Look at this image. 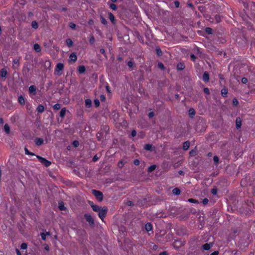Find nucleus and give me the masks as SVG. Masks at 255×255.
<instances>
[{"instance_id":"nucleus-3","label":"nucleus","mask_w":255,"mask_h":255,"mask_svg":"<svg viewBox=\"0 0 255 255\" xmlns=\"http://www.w3.org/2000/svg\"><path fill=\"white\" fill-rule=\"evenodd\" d=\"M36 157L39 160L40 162L42 164L44 165L45 166L48 167V166H49L51 165V162L47 160L45 158H44L43 157H41L40 156H39V155H37Z\"/></svg>"},{"instance_id":"nucleus-40","label":"nucleus","mask_w":255,"mask_h":255,"mask_svg":"<svg viewBox=\"0 0 255 255\" xmlns=\"http://www.w3.org/2000/svg\"><path fill=\"white\" fill-rule=\"evenodd\" d=\"M101 22L104 25H106L107 23V20L102 16H101Z\"/></svg>"},{"instance_id":"nucleus-7","label":"nucleus","mask_w":255,"mask_h":255,"mask_svg":"<svg viewBox=\"0 0 255 255\" xmlns=\"http://www.w3.org/2000/svg\"><path fill=\"white\" fill-rule=\"evenodd\" d=\"M30 71V68L27 65H25L23 67L22 72L24 76H27Z\"/></svg>"},{"instance_id":"nucleus-49","label":"nucleus","mask_w":255,"mask_h":255,"mask_svg":"<svg viewBox=\"0 0 255 255\" xmlns=\"http://www.w3.org/2000/svg\"><path fill=\"white\" fill-rule=\"evenodd\" d=\"M189 154H190V156H195L196 155V151L195 150H192L190 151Z\"/></svg>"},{"instance_id":"nucleus-14","label":"nucleus","mask_w":255,"mask_h":255,"mask_svg":"<svg viewBox=\"0 0 255 255\" xmlns=\"http://www.w3.org/2000/svg\"><path fill=\"white\" fill-rule=\"evenodd\" d=\"M43 139L41 138H36L35 139V144L37 145H41L43 143Z\"/></svg>"},{"instance_id":"nucleus-34","label":"nucleus","mask_w":255,"mask_h":255,"mask_svg":"<svg viewBox=\"0 0 255 255\" xmlns=\"http://www.w3.org/2000/svg\"><path fill=\"white\" fill-rule=\"evenodd\" d=\"M95 41V38L93 35H91L89 38V42L91 44H93L94 43Z\"/></svg>"},{"instance_id":"nucleus-32","label":"nucleus","mask_w":255,"mask_h":255,"mask_svg":"<svg viewBox=\"0 0 255 255\" xmlns=\"http://www.w3.org/2000/svg\"><path fill=\"white\" fill-rule=\"evenodd\" d=\"M31 26L34 29H37L38 27L37 22L36 21H33L31 23Z\"/></svg>"},{"instance_id":"nucleus-45","label":"nucleus","mask_w":255,"mask_h":255,"mask_svg":"<svg viewBox=\"0 0 255 255\" xmlns=\"http://www.w3.org/2000/svg\"><path fill=\"white\" fill-rule=\"evenodd\" d=\"M110 7L113 10H116L117 9V6L116 4L114 3H111L110 5Z\"/></svg>"},{"instance_id":"nucleus-56","label":"nucleus","mask_w":255,"mask_h":255,"mask_svg":"<svg viewBox=\"0 0 255 255\" xmlns=\"http://www.w3.org/2000/svg\"><path fill=\"white\" fill-rule=\"evenodd\" d=\"M242 82L243 84H246L248 82V79L247 78L244 77L242 79Z\"/></svg>"},{"instance_id":"nucleus-6","label":"nucleus","mask_w":255,"mask_h":255,"mask_svg":"<svg viewBox=\"0 0 255 255\" xmlns=\"http://www.w3.org/2000/svg\"><path fill=\"white\" fill-rule=\"evenodd\" d=\"M84 217L90 225H93L94 224V220L90 214H85Z\"/></svg>"},{"instance_id":"nucleus-5","label":"nucleus","mask_w":255,"mask_h":255,"mask_svg":"<svg viewBox=\"0 0 255 255\" xmlns=\"http://www.w3.org/2000/svg\"><path fill=\"white\" fill-rule=\"evenodd\" d=\"M184 245V243L180 240H175L172 244L173 247L176 249H178Z\"/></svg>"},{"instance_id":"nucleus-64","label":"nucleus","mask_w":255,"mask_h":255,"mask_svg":"<svg viewBox=\"0 0 255 255\" xmlns=\"http://www.w3.org/2000/svg\"><path fill=\"white\" fill-rule=\"evenodd\" d=\"M127 204L128 205V206H133V203H132V201H128L127 202Z\"/></svg>"},{"instance_id":"nucleus-52","label":"nucleus","mask_w":255,"mask_h":255,"mask_svg":"<svg viewBox=\"0 0 255 255\" xmlns=\"http://www.w3.org/2000/svg\"><path fill=\"white\" fill-rule=\"evenodd\" d=\"M158 66L159 68L161 69H164V66L163 64L162 63H158Z\"/></svg>"},{"instance_id":"nucleus-13","label":"nucleus","mask_w":255,"mask_h":255,"mask_svg":"<svg viewBox=\"0 0 255 255\" xmlns=\"http://www.w3.org/2000/svg\"><path fill=\"white\" fill-rule=\"evenodd\" d=\"M77 55L75 53H72L69 57V59L71 61L73 62H75L77 60Z\"/></svg>"},{"instance_id":"nucleus-57","label":"nucleus","mask_w":255,"mask_h":255,"mask_svg":"<svg viewBox=\"0 0 255 255\" xmlns=\"http://www.w3.org/2000/svg\"><path fill=\"white\" fill-rule=\"evenodd\" d=\"M208 199L207 198H205L203 200L202 203L204 205H206L208 203Z\"/></svg>"},{"instance_id":"nucleus-44","label":"nucleus","mask_w":255,"mask_h":255,"mask_svg":"<svg viewBox=\"0 0 255 255\" xmlns=\"http://www.w3.org/2000/svg\"><path fill=\"white\" fill-rule=\"evenodd\" d=\"M27 245L26 243H22L20 246V248L22 250H25L27 248Z\"/></svg>"},{"instance_id":"nucleus-39","label":"nucleus","mask_w":255,"mask_h":255,"mask_svg":"<svg viewBox=\"0 0 255 255\" xmlns=\"http://www.w3.org/2000/svg\"><path fill=\"white\" fill-rule=\"evenodd\" d=\"M59 208L61 211H63V210H65V207H64L63 203L62 202L59 203Z\"/></svg>"},{"instance_id":"nucleus-20","label":"nucleus","mask_w":255,"mask_h":255,"mask_svg":"<svg viewBox=\"0 0 255 255\" xmlns=\"http://www.w3.org/2000/svg\"><path fill=\"white\" fill-rule=\"evenodd\" d=\"M66 112V108H62L60 112V116L62 118H63L65 116Z\"/></svg>"},{"instance_id":"nucleus-22","label":"nucleus","mask_w":255,"mask_h":255,"mask_svg":"<svg viewBox=\"0 0 255 255\" xmlns=\"http://www.w3.org/2000/svg\"><path fill=\"white\" fill-rule=\"evenodd\" d=\"M152 145L150 144H146L144 146V148L148 151L152 150Z\"/></svg>"},{"instance_id":"nucleus-36","label":"nucleus","mask_w":255,"mask_h":255,"mask_svg":"<svg viewBox=\"0 0 255 255\" xmlns=\"http://www.w3.org/2000/svg\"><path fill=\"white\" fill-rule=\"evenodd\" d=\"M213 160L215 162V164L217 165L218 164L219 162V158L217 156H214L213 157Z\"/></svg>"},{"instance_id":"nucleus-8","label":"nucleus","mask_w":255,"mask_h":255,"mask_svg":"<svg viewBox=\"0 0 255 255\" xmlns=\"http://www.w3.org/2000/svg\"><path fill=\"white\" fill-rule=\"evenodd\" d=\"M213 246V243H206L202 246L203 249L205 251L209 250Z\"/></svg>"},{"instance_id":"nucleus-48","label":"nucleus","mask_w":255,"mask_h":255,"mask_svg":"<svg viewBox=\"0 0 255 255\" xmlns=\"http://www.w3.org/2000/svg\"><path fill=\"white\" fill-rule=\"evenodd\" d=\"M25 153L27 155H34V154L32 153L31 152H29L28 150V149L26 147H25L24 148Z\"/></svg>"},{"instance_id":"nucleus-10","label":"nucleus","mask_w":255,"mask_h":255,"mask_svg":"<svg viewBox=\"0 0 255 255\" xmlns=\"http://www.w3.org/2000/svg\"><path fill=\"white\" fill-rule=\"evenodd\" d=\"M19 66V61L18 59H14L13 60L12 68L16 69Z\"/></svg>"},{"instance_id":"nucleus-41","label":"nucleus","mask_w":255,"mask_h":255,"mask_svg":"<svg viewBox=\"0 0 255 255\" xmlns=\"http://www.w3.org/2000/svg\"><path fill=\"white\" fill-rule=\"evenodd\" d=\"M61 108V106L59 104H56L53 106V108L54 110H58L60 109Z\"/></svg>"},{"instance_id":"nucleus-58","label":"nucleus","mask_w":255,"mask_h":255,"mask_svg":"<svg viewBox=\"0 0 255 255\" xmlns=\"http://www.w3.org/2000/svg\"><path fill=\"white\" fill-rule=\"evenodd\" d=\"M100 52L101 53L104 54L105 56H106L105 50V49L104 48H101L100 49Z\"/></svg>"},{"instance_id":"nucleus-15","label":"nucleus","mask_w":255,"mask_h":255,"mask_svg":"<svg viewBox=\"0 0 255 255\" xmlns=\"http://www.w3.org/2000/svg\"><path fill=\"white\" fill-rule=\"evenodd\" d=\"M145 229L146 231L149 232L152 230V226L151 223H147L145 225Z\"/></svg>"},{"instance_id":"nucleus-51","label":"nucleus","mask_w":255,"mask_h":255,"mask_svg":"<svg viewBox=\"0 0 255 255\" xmlns=\"http://www.w3.org/2000/svg\"><path fill=\"white\" fill-rule=\"evenodd\" d=\"M94 104H95V105H96V107H99V105H100V102H99V100L95 99L94 100Z\"/></svg>"},{"instance_id":"nucleus-35","label":"nucleus","mask_w":255,"mask_h":255,"mask_svg":"<svg viewBox=\"0 0 255 255\" xmlns=\"http://www.w3.org/2000/svg\"><path fill=\"white\" fill-rule=\"evenodd\" d=\"M189 113L190 116L192 117L194 116L195 115V112L194 109L190 108L189 110Z\"/></svg>"},{"instance_id":"nucleus-63","label":"nucleus","mask_w":255,"mask_h":255,"mask_svg":"<svg viewBox=\"0 0 255 255\" xmlns=\"http://www.w3.org/2000/svg\"><path fill=\"white\" fill-rule=\"evenodd\" d=\"M204 92L207 94H210L209 89L208 88H205L204 89Z\"/></svg>"},{"instance_id":"nucleus-31","label":"nucleus","mask_w":255,"mask_h":255,"mask_svg":"<svg viewBox=\"0 0 255 255\" xmlns=\"http://www.w3.org/2000/svg\"><path fill=\"white\" fill-rule=\"evenodd\" d=\"M18 102L20 104H24V98L21 95L18 97Z\"/></svg>"},{"instance_id":"nucleus-2","label":"nucleus","mask_w":255,"mask_h":255,"mask_svg":"<svg viewBox=\"0 0 255 255\" xmlns=\"http://www.w3.org/2000/svg\"><path fill=\"white\" fill-rule=\"evenodd\" d=\"M92 193L96 197L98 201H102L103 200V194L102 192L96 190H92Z\"/></svg>"},{"instance_id":"nucleus-11","label":"nucleus","mask_w":255,"mask_h":255,"mask_svg":"<svg viewBox=\"0 0 255 255\" xmlns=\"http://www.w3.org/2000/svg\"><path fill=\"white\" fill-rule=\"evenodd\" d=\"M203 80L204 81H205L206 82L209 81V74L208 72H207V71L204 72L203 75Z\"/></svg>"},{"instance_id":"nucleus-12","label":"nucleus","mask_w":255,"mask_h":255,"mask_svg":"<svg viewBox=\"0 0 255 255\" xmlns=\"http://www.w3.org/2000/svg\"><path fill=\"white\" fill-rule=\"evenodd\" d=\"M242 126V120L240 118H238L236 120V126L237 129L240 128Z\"/></svg>"},{"instance_id":"nucleus-37","label":"nucleus","mask_w":255,"mask_h":255,"mask_svg":"<svg viewBox=\"0 0 255 255\" xmlns=\"http://www.w3.org/2000/svg\"><path fill=\"white\" fill-rule=\"evenodd\" d=\"M205 31L207 33H208L209 34H211L213 32V30L211 28L206 27L205 29Z\"/></svg>"},{"instance_id":"nucleus-21","label":"nucleus","mask_w":255,"mask_h":255,"mask_svg":"<svg viewBox=\"0 0 255 255\" xmlns=\"http://www.w3.org/2000/svg\"><path fill=\"white\" fill-rule=\"evenodd\" d=\"M180 190L179 188H174L173 190H172V193L174 195H178L180 194Z\"/></svg>"},{"instance_id":"nucleus-19","label":"nucleus","mask_w":255,"mask_h":255,"mask_svg":"<svg viewBox=\"0 0 255 255\" xmlns=\"http://www.w3.org/2000/svg\"><path fill=\"white\" fill-rule=\"evenodd\" d=\"M37 111L38 113H42L44 111V107L42 105H39L37 108Z\"/></svg>"},{"instance_id":"nucleus-46","label":"nucleus","mask_w":255,"mask_h":255,"mask_svg":"<svg viewBox=\"0 0 255 255\" xmlns=\"http://www.w3.org/2000/svg\"><path fill=\"white\" fill-rule=\"evenodd\" d=\"M109 18L112 22L115 20L114 15L112 13H109Z\"/></svg>"},{"instance_id":"nucleus-30","label":"nucleus","mask_w":255,"mask_h":255,"mask_svg":"<svg viewBox=\"0 0 255 255\" xmlns=\"http://www.w3.org/2000/svg\"><path fill=\"white\" fill-rule=\"evenodd\" d=\"M127 65L130 68H132L133 65H134V62L132 60H130L128 62H127Z\"/></svg>"},{"instance_id":"nucleus-16","label":"nucleus","mask_w":255,"mask_h":255,"mask_svg":"<svg viewBox=\"0 0 255 255\" xmlns=\"http://www.w3.org/2000/svg\"><path fill=\"white\" fill-rule=\"evenodd\" d=\"M36 89L35 86L31 85L29 88V92L30 93H32L35 95L36 94Z\"/></svg>"},{"instance_id":"nucleus-47","label":"nucleus","mask_w":255,"mask_h":255,"mask_svg":"<svg viewBox=\"0 0 255 255\" xmlns=\"http://www.w3.org/2000/svg\"><path fill=\"white\" fill-rule=\"evenodd\" d=\"M233 104L235 106H237L239 104V102H238V100L236 98H234L233 100Z\"/></svg>"},{"instance_id":"nucleus-29","label":"nucleus","mask_w":255,"mask_h":255,"mask_svg":"<svg viewBox=\"0 0 255 255\" xmlns=\"http://www.w3.org/2000/svg\"><path fill=\"white\" fill-rule=\"evenodd\" d=\"M66 44L67 46L69 47H71L73 45V41L71 39H67L66 41Z\"/></svg>"},{"instance_id":"nucleus-28","label":"nucleus","mask_w":255,"mask_h":255,"mask_svg":"<svg viewBox=\"0 0 255 255\" xmlns=\"http://www.w3.org/2000/svg\"><path fill=\"white\" fill-rule=\"evenodd\" d=\"M49 235H50L49 232H46V233H42L41 234V236L42 239L44 241H45L46 240V236H49Z\"/></svg>"},{"instance_id":"nucleus-9","label":"nucleus","mask_w":255,"mask_h":255,"mask_svg":"<svg viewBox=\"0 0 255 255\" xmlns=\"http://www.w3.org/2000/svg\"><path fill=\"white\" fill-rule=\"evenodd\" d=\"M7 75V72L5 69L2 68L0 70V78H5Z\"/></svg>"},{"instance_id":"nucleus-38","label":"nucleus","mask_w":255,"mask_h":255,"mask_svg":"<svg viewBox=\"0 0 255 255\" xmlns=\"http://www.w3.org/2000/svg\"><path fill=\"white\" fill-rule=\"evenodd\" d=\"M188 202H190V203H198L199 202L198 200H196V199H193V198H189L188 200Z\"/></svg>"},{"instance_id":"nucleus-23","label":"nucleus","mask_w":255,"mask_h":255,"mask_svg":"<svg viewBox=\"0 0 255 255\" xmlns=\"http://www.w3.org/2000/svg\"><path fill=\"white\" fill-rule=\"evenodd\" d=\"M92 208L94 211L98 212V211H100V209L101 208V207L95 205L94 206H92Z\"/></svg>"},{"instance_id":"nucleus-33","label":"nucleus","mask_w":255,"mask_h":255,"mask_svg":"<svg viewBox=\"0 0 255 255\" xmlns=\"http://www.w3.org/2000/svg\"><path fill=\"white\" fill-rule=\"evenodd\" d=\"M156 168V165H151L150 166H149L148 168V171L149 172H151L152 171H153V170H154Z\"/></svg>"},{"instance_id":"nucleus-59","label":"nucleus","mask_w":255,"mask_h":255,"mask_svg":"<svg viewBox=\"0 0 255 255\" xmlns=\"http://www.w3.org/2000/svg\"><path fill=\"white\" fill-rule=\"evenodd\" d=\"M156 52H157V54L158 55H162V51H161V49L160 48H157L156 49Z\"/></svg>"},{"instance_id":"nucleus-43","label":"nucleus","mask_w":255,"mask_h":255,"mask_svg":"<svg viewBox=\"0 0 255 255\" xmlns=\"http://www.w3.org/2000/svg\"><path fill=\"white\" fill-rule=\"evenodd\" d=\"M221 93L223 96H226L228 93L227 89H223L221 91Z\"/></svg>"},{"instance_id":"nucleus-54","label":"nucleus","mask_w":255,"mask_h":255,"mask_svg":"<svg viewBox=\"0 0 255 255\" xmlns=\"http://www.w3.org/2000/svg\"><path fill=\"white\" fill-rule=\"evenodd\" d=\"M139 163H140V161L137 159H134L133 161V163L135 165H138L139 164Z\"/></svg>"},{"instance_id":"nucleus-42","label":"nucleus","mask_w":255,"mask_h":255,"mask_svg":"<svg viewBox=\"0 0 255 255\" xmlns=\"http://www.w3.org/2000/svg\"><path fill=\"white\" fill-rule=\"evenodd\" d=\"M124 165V162L123 160H120L118 164V166L119 168H122Z\"/></svg>"},{"instance_id":"nucleus-61","label":"nucleus","mask_w":255,"mask_h":255,"mask_svg":"<svg viewBox=\"0 0 255 255\" xmlns=\"http://www.w3.org/2000/svg\"><path fill=\"white\" fill-rule=\"evenodd\" d=\"M69 26H70V27H71V28L74 29V28H75V27H76V24H74V23H70L69 24Z\"/></svg>"},{"instance_id":"nucleus-4","label":"nucleus","mask_w":255,"mask_h":255,"mask_svg":"<svg viewBox=\"0 0 255 255\" xmlns=\"http://www.w3.org/2000/svg\"><path fill=\"white\" fill-rule=\"evenodd\" d=\"M64 69V65L62 63H58L57 64L55 69V72L57 73V74L58 75H61V73L60 72L62 71Z\"/></svg>"},{"instance_id":"nucleus-27","label":"nucleus","mask_w":255,"mask_h":255,"mask_svg":"<svg viewBox=\"0 0 255 255\" xmlns=\"http://www.w3.org/2000/svg\"><path fill=\"white\" fill-rule=\"evenodd\" d=\"M92 105V101L90 99H86L85 100V105L87 108H90Z\"/></svg>"},{"instance_id":"nucleus-17","label":"nucleus","mask_w":255,"mask_h":255,"mask_svg":"<svg viewBox=\"0 0 255 255\" xmlns=\"http://www.w3.org/2000/svg\"><path fill=\"white\" fill-rule=\"evenodd\" d=\"M34 50L37 52H39L41 51V47L38 43H35L33 45Z\"/></svg>"},{"instance_id":"nucleus-1","label":"nucleus","mask_w":255,"mask_h":255,"mask_svg":"<svg viewBox=\"0 0 255 255\" xmlns=\"http://www.w3.org/2000/svg\"><path fill=\"white\" fill-rule=\"evenodd\" d=\"M108 212V208L106 206L101 207L100 209V211H98V215L100 218L104 220V218L105 217Z\"/></svg>"},{"instance_id":"nucleus-55","label":"nucleus","mask_w":255,"mask_h":255,"mask_svg":"<svg viewBox=\"0 0 255 255\" xmlns=\"http://www.w3.org/2000/svg\"><path fill=\"white\" fill-rule=\"evenodd\" d=\"M194 51L196 53L200 54V49L198 47L195 48Z\"/></svg>"},{"instance_id":"nucleus-62","label":"nucleus","mask_w":255,"mask_h":255,"mask_svg":"<svg viewBox=\"0 0 255 255\" xmlns=\"http://www.w3.org/2000/svg\"><path fill=\"white\" fill-rule=\"evenodd\" d=\"M190 57H191V58L192 59V60L193 61H195L196 60V57L193 54H191L190 55Z\"/></svg>"},{"instance_id":"nucleus-24","label":"nucleus","mask_w":255,"mask_h":255,"mask_svg":"<svg viewBox=\"0 0 255 255\" xmlns=\"http://www.w3.org/2000/svg\"><path fill=\"white\" fill-rule=\"evenodd\" d=\"M4 130L6 134H9L10 133V128L7 124L4 125Z\"/></svg>"},{"instance_id":"nucleus-53","label":"nucleus","mask_w":255,"mask_h":255,"mask_svg":"<svg viewBox=\"0 0 255 255\" xmlns=\"http://www.w3.org/2000/svg\"><path fill=\"white\" fill-rule=\"evenodd\" d=\"M215 19L217 22H219L221 21V16L218 15L215 16Z\"/></svg>"},{"instance_id":"nucleus-26","label":"nucleus","mask_w":255,"mask_h":255,"mask_svg":"<svg viewBox=\"0 0 255 255\" xmlns=\"http://www.w3.org/2000/svg\"><path fill=\"white\" fill-rule=\"evenodd\" d=\"M177 68L178 70H182L185 68V66L183 63H179L177 65Z\"/></svg>"},{"instance_id":"nucleus-18","label":"nucleus","mask_w":255,"mask_h":255,"mask_svg":"<svg viewBox=\"0 0 255 255\" xmlns=\"http://www.w3.org/2000/svg\"><path fill=\"white\" fill-rule=\"evenodd\" d=\"M190 143L189 141H185L183 143V149L185 150H187L190 146Z\"/></svg>"},{"instance_id":"nucleus-60","label":"nucleus","mask_w":255,"mask_h":255,"mask_svg":"<svg viewBox=\"0 0 255 255\" xmlns=\"http://www.w3.org/2000/svg\"><path fill=\"white\" fill-rule=\"evenodd\" d=\"M131 135L132 137L135 136L136 135V131L135 130H132Z\"/></svg>"},{"instance_id":"nucleus-50","label":"nucleus","mask_w":255,"mask_h":255,"mask_svg":"<svg viewBox=\"0 0 255 255\" xmlns=\"http://www.w3.org/2000/svg\"><path fill=\"white\" fill-rule=\"evenodd\" d=\"M211 193L213 195H216L217 193V189L216 188H213L211 191Z\"/></svg>"},{"instance_id":"nucleus-25","label":"nucleus","mask_w":255,"mask_h":255,"mask_svg":"<svg viewBox=\"0 0 255 255\" xmlns=\"http://www.w3.org/2000/svg\"><path fill=\"white\" fill-rule=\"evenodd\" d=\"M78 72L80 73H83L85 72V70H86V69H85V66H79L78 67Z\"/></svg>"}]
</instances>
